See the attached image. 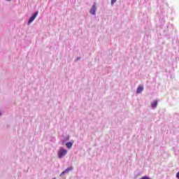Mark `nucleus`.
<instances>
[{"instance_id":"f257e3e1","label":"nucleus","mask_w":179,"mask_h":179,"mask_svg":"<svg viewBox=\"0 0 179 179\" xmlns=\"http://www.w3.org/2000/svg\"><path fill=\"white\" fill-rule=\"evenodd\" d=\"M66 153H68V151H66V150H65L62 147H61L59 151L58 152L59 159H62V157H64V156H65V155H66Z\"/></svg>"},{"instance_id":"f03ea898","label":"nucleus","mask_w":179,"mask_h":179,"mask_svg":"<svg viewBox=\"0 0 179 179\" xmlns=\"http://www.w3.org/2000/svg\"><path fill=\"white\" fill-rule=\"evenodd\" d=\"M37 15H38V12H36L29 19V20L28 21V24H30V23H31L34 19H36V17H37Z\"/></svg>"},{"instance_id":"7ed1b4c3","label":"nucleus","mask_w":179,"mask_h":179,"mask_svg":"<svg viewBox=\"0 0 179 179\" xmlns=\"http://www.w3.org/2000/svg\"><path fill=\"white\" fill-rule=\"evenodd\" d=\"M91 15H96V6L94 5L90 10Z\"/></svg>"},{"instance_id":"20e7f679","label":"nucleus","mask_w":179,"mask_h":179,"mask_svg":"<svg viewBox=\"0 0 179 179\" xmlns=\"http://www.w3.org/2000/svg\"><path fill=\"white\" fill-rule=\"evenodd\" d=\"M73 168L72 167H69L68 169H66L64 171H63L60 176H64V174H65V173H69V171H71V170H73Z\"/></svg>"},{"instance_id":"39448f33","label":"nucleus","mask_w":179,"mask_h":179,"mask_svg":"<svg viewBox=\"0 0 179 179\" xmlns=\"http://www.w3.org/2000/svg\"><path fill=\"white\" fill-rule=\"evenodd\" d=\"M143 91V86H139L137 88L136 93L139 94V93H142Z\"/></svg>"},{"instance_id":"423d86ee","label":"nucleus","mask_w":179,"mask_h":179,"mask_svg":"<svg viewBox=\"0 0 179 179\" xmlns=\"http://www.w3.org/2000/svg\"><path fill=\"white\" fill-rule=\"evenodd\" d=\"M66 146L68 149H71L72 146H73V144L71 142H68L66 143Z\"/></svg>"},{"instance_id":"0eeeda50","label":"nucleus","mask_w":179,"mask_h":179,"mask_svg":"<svg viewBox=\"0 0 179 179\" xmlns=\"http://www.w3.org/2000/svg\"><path fill=\"white\" fill-rule=\"evenodd\" d=\"M151 107H152V108H156V107H157V101H154V102L151 104Z\"/></svg>"},{"instance_id":"6e6552de","label":"nucleus","mask_w":179,"mask_h":179,"mask_svg":"<svg viewBox=\"0 0 179 179\" xmlns=\"http://www.w3.org/2000/svg\"><path fill=\"white\" fill-rule=\"evenodd\" d=\"M117 2V0H111V3H115Z\"/></svg>"},{"instance_id":"1a4fd4ad","label":"nucleus","mask_w":179,"mask_h":179,"mask_svg":"<svg viewBox=\"0 0 179 179\" xmlns=\"http://www.w3.org/2000/svg\"><path fill=\"white\" fill-rule=\"evenodd\" d=\"M176 177H177L178 179H179V172L177 173Z\"/></svg>"},{"instance_id":"9d476101","label":"nucleus","mask_w":179,"mask_h":179,"mask_svg":"<svg viewBox=\"0 0 179 179\" xmlns=\"http://www.w3.org/2000/svg\"><path fill=\"white\" fill-rule=\"evenodd\" d=\"M7 1H10V0H7Z\"/></svg>"}]
</instances>
